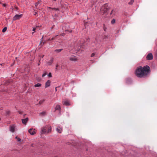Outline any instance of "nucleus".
I'll use <instances>...</instances> for the list:
<instances>
[{"label":"nucleus","mask_w":157,"mask_h":157,"mask_svg":"<svg viewBox=\"0 0 157 157\" xmlns=\"http://www.w3.org/2000/svg\"><path fill=\"white\" fill-rule=\"evenodd\" d=\"M150 67L146 65L143 67H138V77L141 78L145 77L148 75L150 73Z\"/></svg>","instance_id":"obj_1"},{"label":"nucleus","mask_w":157,"mask_h":157,"mask_svg":"<svg viewBox=\"0 0 157 157\" xmlns=\"http://www.w3.org/2000/svg\"><path fill=\"white\" fill-rule=\"evenodd\" d=\"M51 128L50 127L46 126L42 130V132L43 134L46 132L49 133L51 132Z\"/></svg>","instance_id":"obj_2"},{"label":"nucleus","mask_w":157,"mask_h":157,"mask_svg":"<svg viewBox=\"0 0 157 157\" xmlns=\"http://www.w3.org/2000/svg\"><path fill=\"white\" fill-rule=\"evenodd\" d=\"M153 58V55L151 53H149L146 56V59L148 60H151Z\"/></svg>","instance_id":"obj_3"},{"label":"nucleus","mask_w":157,"mask_h":157,"mask_svg":"<svg viewBox=\"0 0 157 157\" xmlns=\"http://www.w3.org/2000/svg\"><path fill=\"white\" fill-rule=\"evenodd\" d=\"M108 6L106 5H105L101 8V11H103V13L106 12L108 10V8H107Z\"/></svg>","instance_id":"obj_4"},{"label":"nucleus","mask_w":157,"mask_h":157,"mask_svg":"<svg viewBox=\"0 0 157 157\" xmlns=\"http://www.w3.org/2000/svg\"><path fill=\"white\" fill-rule=\"evenodd\" d=\"M35 130V129H30L29 130V132L31 134L33 135L36 133Z\"/></svg>","instance_id":"obj_5"},{"label":"nucleus","mask_w":157,"mask_h":157,"mask_svg":"<svg viewBox=\"0 0 157 157\" xmlns=\"http://www.w3.org/2000/svg\"><path fill=\"white\" fill-rule=\"evenodd\" d=\"M28 121V118H26V119H22V123L24 124H26L27 122Z\"/></svg>","instance_id":"obj_6"},{"label":"nucleus","mask_w":157,"mask_h":157,"mask_svg":"<svg viewBox=\"0 0 157 157\" xmlns=\"http://www.w3.org/2000/svg\"><path fill=\"white\" fill-rule=\"evenodd\" d=\"M21 15H16L13 17V19L15 20H17L20 17H21Z\"/></svg>","instance_id":"obj_7"},{"label":"nucleus","mask_w":157,"mask_h":157,"mask_svg":"<svg viewBox=\"0 0 157 157\" xmlns=\"http://www.w3.org/2000/svg\"><path fill=\"white\" fill-rule=\"evenodd\" d=\"M50 84V81L49 80L47 81L45 84V87L49 86Z\"/></svg>","instance_id":"obj_8"},{"label":"nucleus","mask_w":157,"mask_h":157,"mask_svg":"<svg viewBox=\"0 0 157 157\" xmlns=\"http://www.w3.org/2000/svg\"><path fill=\"white\" fill-rule=\"evenodd\" d=\"M64 105L66 106H68L70 105V104L69 101H66L63 103Z\"/></svg>","instance_id":"obj_9"},{"label":"nucleus","mask_w":157,"mask_h":157,"mask_svg":"<svg viewBox=\"0 0 157 157\" xmlns=\"http://www.w3.org/2000/svg\"><path fill=\"white\" fill-rule=\"evenodd\" d=\"M56 110H60L61 109V107L60 105H57L55 108Z\"/></svg>","instance_id":"obj_10"},{"label":"nucleus","mask_w":157,"mask_h":157,"mask_svg":"<svg viewBox=\"0 0 157 157\" xmlns=\"http://www.w3.org/2000/svg\"><path fill=\"white\" fill-rule=\"evenodd\" d=\"M10 131L12 132H14L15 131V127L14 126H11L10 127Z\"/></svg>","instance_id":"obj_11"},{"label":"nucleus","mask_w":157,"mask_h":157,"mask_svg":"<svg viewBox=\"0 0 157 157\" xmlns=\"http://www.w3.org/2000/svg\"><path fill=\"white\" fill-rule=\"evenodd\" d=\"M70 59L72 61H76L77 60V59L75 57H73L71 58Z\"/></svg>","instance_id":"obj_12"},{"label":"nucleus","mask_w":157,"mask_h":157,"mask_svg":"<svg viewBox=\"0 0 157 157\" xmlns=\"http://www.w3.org/2000/svg\"><path fill=\"white\" fill-rule=\"evenodd\" d=\"M41 84L38 83L36 84L34 86L35 87H38L41 86Z\"/></svg>","instance_id":"obj_13"},{"label":"nucleus","mask_w":157,"mask_h":157,"mask_svg":"<svg viewBox=\"0 0 157 157\" xmlns=\"http://www.w3.org/2000/svg\"><path fill=\"white\" fill-rule=\"evenodd\" d=\"M46 113L44 111L40 113V114L41 115H45Z\"/></svg>","instance_id":"obj_14"},{"label":"nucleus","mask_w":157,"mask_h":157,"mask_svg":"<svg viewBox=\"0 0 157 157\" xmlns=\"http://www.w3.org/2000/svg\"><path fill=\"white\" fill-rule=\"evenodd\" d=\"M7 30V27H5L2 30V32L3 33H4L5 32L6 30Z\"/></svg>","instance_id":"obj_15"},{"label":"nucleus","mask_w":157,"mask_h":157,"mask_svg":"<svg viewBox=\"0 0 157 157\" xmlns=\"http://www.w3.org/2000/svg\"><path fill=\"white\" fill-rule=\"evenodd\" d=\"M115 20L114 19H113L112 21H111V23H112V24H114L115 23Z\"/></svg>","instance_id":"obj_16"},{"label":"nucleus","mask_w":157,"mask_h":157,"mask_svg":"<svg viewBox=\"0 0 157 157\" xmlns=\"http://www.w3.org/2000/svg\"><path fill=\"white\" fill-rule=\"evenodd\" d=\"M16 138L17 139L18 141H20L21 140V139L19 137H16Z\"/></svg>","instance_id":"obj_17"},{"label":"nucleus","mask_w":157,"mask_h":157,"mask_svg":"<svg viewBox=\"0 0 157 157\" xmlns=\"http://www.w3.org/2000/svg\"><path fill=\"white\" fill-rule=\"evenodd\" d=\"M62 50V49H57V50H56L55 51L56 52H61Z\"/></svg>","instance_id":"obj_18"},{"label":"nucleus","mask_w":157,"mask_h":157,"mask_svg":"<svg viewBox=\"0 0 157 157\" xmlns=\"http://www.w3.org/2000/svg\"><path fill=\"white\" fill-rule=\"evenodd\" d=\"M53 9V10H58V11H59V9H58V8H53V9Z\"/></svg>","instance_id":"obj_19"},{"label":"nucleus","mask_w":157,"mask_h":157,"mask_svg":"<svg viewBox=\"0 0 157 157\" xmlns=\"http://www.w3.org/2000/svg\"><path fill=\"white\" fill-rule=\"evenodd\" d=\"M48 76L49 77H52L51 73H49L48 75Z\"/></svg>","instance_id":"obj_20"},{"label":"nucleus","mask_w":157,"mask_h":157,"mask_svg":"<svg viewBox=\"0 0 157 157\" xmlns=\"http://www.w3.org/2000/svg\"><path fill=\"white\" fill-rule=\"evenodd\" d=\"M57 131L59 133H61V130L60 129H57Z\"/></svg>","instance_id":"obj_21"},{"label":"nucleus","mask_w":157,"mask_h":157,"mask_svg":"<svg viewBox=\"0 0 157 157\" xmlns=\"http://www.w3.org/2000/svg\"><path fill=\"white\" fill-rule=\"evenodd\" d=\"M95 55V54L94 53H93L91 55V57H93Z\"/></svg>","instance_id":"obj_22"},{"label":"nucleus","mask_w":157,"mask_h":157,"mask_svg":"<svg viewBox=\"0 0 157 157\" xmlns=\"http://www.w3.org/2000/svg\"><path fill=\"white\" fill-rule=\"evenodd\" d=\"M47 74V73L46 72H45V73H44L42 75V76L43 77H44V76L45 75Z\"/></svg>","instance_id":"obj_23"},{"label":"nucleus","mask_w":157,"mask_h":157,"mask_svg":"<svg viewBox=\"0 0 157 157\" xmlns=\"http://www.w3.org/2000/svg\"><path fill=\"white\" fill-rule=\"evenodd\" d=\"M10 113V111H7L6 112V113L7 114H9Z\"/></svg>","instance_id":"obj_24"},{"label":"nucleus","mask_w":157,"mask_h":157,"mask_svg":"<svg viewBox=\"0 0 157 157\" xmlns=\"http://www.w3.org/2000/svg\"><path fill=\"white\" fill-rule=\"evenodd\" d=\"M155 55L157 57V51L155 52Z\"/></svg>","instance_id":"obj_25"},{"label":"nucleus","mask_w":157,"mask_h":157,"mask_svg":"<svg viewBox=\"0 0 157 157\" xmlns=\"http://www.w3.org/2000/svg\"><path fill=\"white\" fill-rule=\"evenodd\" d=\"M6 4H3V6L5 7L6 6Z\"/></svg>","instance_id":"obj_26"},{"label":"nucleus","mask_w":157,"mask_h":157,"mask_svg":"<svg viewBox=\"0 0 157 157\" xmlns=\"http://www.w3.org/2000/svg\"><path fill=\"white\" fill-rule=\"evenodd\" d=\"M14 61H13V63L11 65V66H13L14 64Z\"/></svg>","instance_id":"obj_27"},{"label":"nucleus","mask_w":157,"mask_h":157,"mask_svg":"<svg viewBox=\"0 0 157 157\" xmlns=\"http://www.w3.org/2000/svg\"><path fill=\"white\" fill-rule=\"evenodd\" d=\"M35 29H35V28H33V31H35Z\"/></svg>","instance_id":"obj_28"},{"label":"nucleus","mask_w":157,"mask_h":157,"mask_svg":"<svg viewBox=\"0 0 157 157\" xmlns=\"http://www.w3.org/2000/svg\"><path fill=\"white\" fill-rule=\"evenodd\" d=\"M38 3H36V4L35 5V6H36L38 5Z\"/></svg>","instance_id":"obj_29"},{"label":"nucleus","mask_w":157,"mask_h":157,"mask_svg":"<svg viewBox=\"0 0 157 157\" xmlns=\"http://www.w3.org/2000/svg\"><path fill=\"white\" fill-rule=\"evenodd\" d=\"M15 8H16V9H17H17H18V8H17V7H15Z\"/></svg>","instance_id":"obj_30"},{"label":"nucleus","mask_w":157,"mask_h":157,"mask_svg":"<svg viewBox=\"0 0 157 157\" xmlns=\"http://www.w3.org/2000/svg\"><path fill=\"white\" fill-rule=\"evenodd\" d=\"M56 88H57V87H56V91L57 90Z\"/></svg>","instance_id":"obj_31"},{"label":"nucleus","mask_w":157,"mask_h":157,"mask_svg":"<svg viewBox=\"0 0 157 157\" xmlns=\"http://www.w3.org/2000/svg\"><path fill=\"white\" fill-rule=\"evenodd\" d=\"M0 65H1V66H2V64H0Z\"/></svg>","instance_id":"obj_32"},{"label":"nucleus","mask_w":157,"mask_h":157,"mask_svg":"<svg viewBox=\"0 0 157 157\" xmlns=\"http://www.w3.org/2000/svg\"><path fill=\"white\" fill-rule=\"evenodd\" d=\"M54 1H56V0H54Z\"/></svg>","instance_id":"obj_33"}]
</instances>
